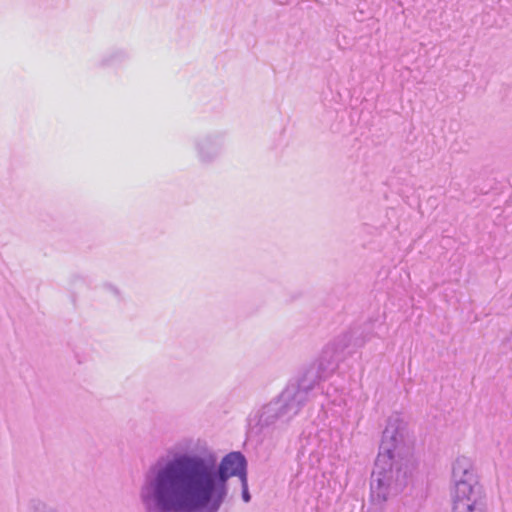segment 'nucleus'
Masks as SVG:
<instances>
[{
  "instance_id": "nucleus-1",
  "label": "nucleus",
  "mask_w": 512,
  "mask_h": 512,
  "mask_svg": "<svg viewBox=\"0 0 512 512\" xmlns=\"http://www.w3.org/2000/svg\"><path fill=\"white\" fill-rule=\"evenodd\" d=\"M247 462L231 452L217 463L213 453H180L149 469L139 498L145 512H219L228 480L247 477Z\"/></svg>"
},
{
  "instance_id": "nucleus-2",
  "label": "nucleus",
  "mask_w": 512,
  "mask_h": 512,
  "mask_svg": "<svg viewBox=\"0 0 512 512\" xmlns=\"http://www.w3.org/2000/svg\"><path fill=\"white\" fill-rule=\"evenodd\" d=\"M415 466L410 447L404 440L403 422L399 417L389 418L371 474L372 502L382 506L400 493L408 485Z\"/></svg>"
},
{
  "instance_id": "nucleus-3",
  "label": "nucleus",
  "mask_w": 512,
  "mask_h": 512,
  "mask_svg": "<svg viewBox=\"0 0 512 512\" xmlns=\"http://www.w3.org/2000/svg\"><path fill=\"white\" fill-rule=\"evenodd\" d=\"M451 512H488L487 496L471 460L458 457L452 467Z\"/></svg>"
},
{
  "instance_id": "nucleus-4",
  "label": "nucleus",
  "mask_w": 512,
  "mask_h": 512,
  "mask_svg": "<svg viewBox=\"0 0 512 512\" xmlns=\"http://www.w3.org/2000/svg\"><path fill=\"white\" fill-rule=\"evenodd\" d=\"M316 378L317 374L314 371H308L298 382L289 383L275 399L289 420L299 413L308 400L309 392L314 388Z\"/></svg>"
},
{
  "instance_id": "nucleus-5",
  "label": "nucleus",
  "mask_w": 512,
  "mask_h": 512,
  "mask_svg": "<svg viewBox=\"0 0 512 512\" xmlns=\"http://www.w3.org/2000/svg\"><path fill=\"white\" fill-rule=\"evenodd\" d=\"M278 421L287 422L289 419L276 400L269 402L260 409L257 424L261 428L270 427Z\"/></svg>"
},
{
  "instance_id": "nucleus-6",
  "label": "nucleus",
  "mask_w": 512,
  "mask_h": 512,
  "mask_svg": "<svg viewBox=\"0 0 512 512\" xmlns=\"http://www.w3.org/2000/svg\"><path fill=\"white\" fill-rule=\"evenodd\" d=\"M30 512H59L54 508L48 507L40 500H31L29 503Z\"/></svg>"
},
{
  "instance_id": "nucleus-7",
  "label": "nucleus",
  "mask_w": 512,
  "mask_h": 512,
  "mask_svg": "<svg viewBox=\"0 0 512 512\" xmlns=\"http://www.w3.org/2000/svg\"><path fill=\"white\" fill-rule=\"evenodd\" d=\"M241 486H242V499L244 502H249L251 500V495L249 493V490H248V482H247V477L246 478H243L241 480Z\"/></svg>"
}]
</instances>
